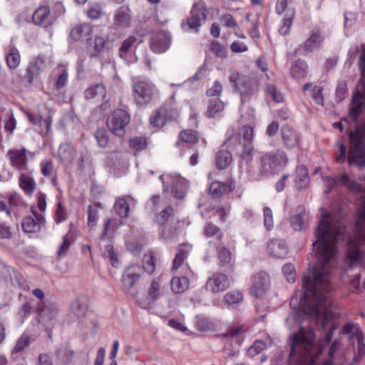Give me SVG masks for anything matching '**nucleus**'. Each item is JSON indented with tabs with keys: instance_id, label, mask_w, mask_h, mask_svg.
I'll list each match as a JSON object with an SVG mask.
<instances>
[{
	"instance_id": "2f4dec72",
	"label": "nucleus",
	"mask_w": 365,
	"mask_h": 365,
	"mask_svg": "<svg viewBox=\"0 0 365 365\" xmlns=\"http://www.w3.org/2000/svg\"><path fill=\"white\" fill-rule=\"evenodd\" d=\"M126 197H129L132 200H134L133 197L128 195L126 197H122L117 199L114 205V209L116 213L121 218L127 217L130 210V206L126 200Z\"/></svg>"
},
{
	"instance_id": "4c0bfd02",
	"label": "nucleus",
	"mask_w": 365,
	"mask_h": 365,
	"mask_svg": "<svg viewBox=\"0 0 365 365\" xmlns=\"http://www.w3.org/2000/svg\"><path fill=\"white\" fill-rule=\"evenodd\" d=\"M294 15L295 10L292 8H288L286 11L285 16L282 19V24L279 28V32L282 35H287L289 33Z\"/></svg>"
},
{
	"instance_id": "c03bdc74",
	"label": "nucleus",
	"mask_w": 365,
	"mask_h": 365,
	"mask_svg": "<svg viewBox=\"0 0 365 365\" xmlns=\"http://www.w3.org/2000/svg\"><path fill=\"white\" fill-rule=\"evenodd\" d=\"M102 256L104 259L109 260L113 266H117L118 263V255L113 245L108 244L104 245V249L102 250Z\"/></svg>"
},
{
	"instance_id": "6e6552de",
	"label": "nucleus",
	"mask_w": 365,
	"mask_h": 365,
	"mask_svg": "<svg viewBox=\"0 0 365 365\" xmlns=\"http://www.w3.org/2000/svg\"><path fill=\"white\" fill-rule=\"evenodd\" d=\"M130 120L128 113L123 109L113 111L107 118L106 125L109 130L116 136L123 137L125 128Z\"/></svg>"
},
{
	"instance_id": "dca6fc26",
	"label": "nucleus",
	"mask_w": 365,
	"mask_h": 365,
	"mask_svg": "<svg viewBox=\"0 0 365 365\" xmlns=\"http://www.w3.org/2000/svg\"><path fill=\"white\" fill-rule=\"evenodd\" d=\"M206 19L205 8L202 5L195 4L192 6L190 16L187 19L186 25L190 29L198 33L202 23L205 21Z\"/></svg>"
},
{
	"instance_id": "473e14b6",
	"label": "nucleus",
	"mask_w": 365,
	"mask_h": 365,
	"mask_svg": "<svg viewBox=\"0 0 365 365\" xmlns=\"http://www.w3.org/2000/svg\"><path fill=\"white\" fill-rule=\"evenodd\" d=\"M121 225H122V223L117 219H114V218L106 219L104 221L103 230L101 235V240H103V239L107 236L112 237L114 235L116 230Z\"/></svg>"
},
{
	"instance_id": "2eb2a0df",
	"label": "nucleus",
	"mask_w": 365,
	"mask_h": 365,
	"mask_svg": "<svg viewBox=\"0 0 365 365\" xmlns=\"http://www.w3.org/2000/svg\"><path fill=\"white\" fill-rule=\"evenodd\" d=\"M261 163L264 170H274L287 164V157L284 152L279 151L275 153H265L262 157Z\"/></svg>"
},
{
	"instance_id": "0eeeda50",
	"label": "nucleus",
	"mask_w": 365,
	"mask_h": 365,
	"mask_svg": "<svg viewBox=\"0 0 365 365\" xmlns=\"http://www.w3.org/2000/svg\"><path fill=\"white\" fill-rule=\"evenodd\" d=\"M157 92L154 84L150 82L140 81L132 86V95L134 101L138 106L150 103Z\"/></svg>"
},
{
	"instance_id": "79ce46f5",
	"label": "nucleus",
	"mask_w": 365,
	"mask_h": 365,
	"mask_svg": "<svg viewBox=\"0 0 365 365\" xmlns=\"http://www.w3.org/2000/svg\"><path fill=\"white\" fill-rule=\"evenodd\" d=\"M232 161V155L228 150H220L216 155V165L220 169H225Z\"/></svg>"
},
{
	"instance_id": "aec40b11",
	"label": "nucleus",
	"mask_w": 365,
	"mask_h": 365,
	"mask_svg": "<svg viewBox=\"0 0 365 365\" xmlns=\"http://www.w3.org/2000/svg\"><path fill=\"white\" fill-rule=\"evenodd\" d=\"M84 95L87 100H93L96 103H101L106 101V89L102 83H94L86 89Z\"/></svg>"
},
{
	"instance_id": "6ab92c4d",
	"label": "nucleus",
	"mask_w": 365,
	"mask_h": 365,
	"mask_svg": "<svg viewBox=\"0 0 365 365\" xmlns=\"http://www.w3.org/2000/svg\"><path fill=\"white\" fill-rule=\"evenodd\" d=\"M171 42L170 34L165 31L157 33L150 41V48L155 53H161L166 51Z\"/></svg>"
},
{
	"instance_id": "c9c22d12",
	"label": "nucleus",
	"mask_w": 365,
	"mask_h": 365,
	"mask_svg": "<svg viewBox=\"0 0 365 365\" xmlns=\"http://www.w3.org/2000/svg\"><path fill=\"white\" fill-rule=\"evenodd\" d=\"M166 120L167 114L166 110L164 108L155 110L150 118V124L156 128L163 127L165 124Z\"/></svg>"
},
{
	"instance_id": "20e7f679",
	"label": "nucleus",
	"mask_w": 365,
	"mask_h": 365,
	"mask_svg": "<svg viewBox=\"0 0 365 365\" xmlns=\"http://www.w3.org/2000/svg\"><path fill=\"white\" fill-rule=\"evenodd\" d=\"M351 147L348 153L349 164H355L360 168L365 165V124L358 125L354 132L349 134Z\"/></svg>"
},
{
	"instance_id": "a19ab883",
	"label": "nucleus",
	"mask_w": 365,
	"mask_h": 365,
	"mask_svg": "<svg viewBox=\"0 0 365 365\" xmlns=\"http://www.w3.org/2000/svg\"><path fill=\"white\" fill-rule=\"evenodd\" d=\"M190 249V247L188 245H183L180 247L175 255V259H173V269H178L180 267L183 265V262L187 257Z\"/></svg>"
},
{
	"instance_id": "e433bc0d",
	"label": "nucleus",
	"mask_w": 365,
	"mask_h": 365,
	"mask_svg": "<svg viewBox=\"0 0 365 365\" xmlns=\"http://www.w3.org/2000/svg\"><path fill=\"white\" fill-rule=\"evenodd\" d=\"M322 38L319 31H313L310 37L306 41L304 48L308 52H312L322 46Z\"/></svg>"
},
{
	"instance_id": "09e8293b",
	"label": "nucleus",
	"mask_w": 365,
	"mask_h": 365,
	"mask_svg": "<svg viewBox=\"0 0 365 365\" xmlns=\"http://www.w3.org/2000/svg\"><path fill=\"white\" fill-rule=\"evenodd\" d=\"M133 298L138 304L143 309H148L150 307L153 301L149 296V294L143 292H137L133 294Z\"/></svg>"
},
{
	"instance_id": "4468645a",
	"label": "nucleus",
	"mask_w": 365,
	"mask_h": 365,
	"mask_svg": "<svg viewBox=\"0 0 365 365\" xmlns=\"http://www.w3.org/2000/svg\"><path fill=\"white\" fill-rule=\"evenodd\" d=\"M30 152L25 148H14L8 151L7 156L11 165L14 169L21 171L28 169V154Z\"/></svg>"
},
{
	"instance_id": "7c9ffc66",
	"label": "nucleus",
	"mask_w": 365,
	"mask_h": 365,
	"mask_svg": "<svg viewBox=\"0 0 365 365\" xmlns=\"http://www.w3.org/2000/svg\"><path fill=\"white\" fill-rule=\"evenodd\" d=\"M88 299L86 296L76 298L71 304V310L77 317H84L88 311Z\"/></svg>"
},
{
	"instance_id": "de8ad7c7",
	"label": "nucleus",
	"mask_w": 365,
	"mask_h": 365,
	"mask_svg": "<svg viewBox=\"0 0 365 365\" xmlns=\"http://www.w3.org/2000/svg\"><path fill=\"white\" fill-rule=\"evenodd\" d=\"M143 272L153 273L155 269V259L154 254L150 252L148 254H145L143 256Z\"/></svg>"
},
{
	"instance_id": "b1692460",
	"label": "nucleus",
	"mask_w": 365,
	"mask_h": 365,
	"mask_svg": "<svg viewBox=\"0 0 365 365\" xmlns=\"http://www.w3.org/2000/svg\"><path fill=\"white\" fill-rule=\"evenodd\" d=\"M365 110V92L361 93L357 92L353 96L349 110V117L354 121L356 120L359 114Z\"/></svg>"
},
{
	"instance_id": "72a5a7b5",
	"label": "nucleus",
	"mask_w": 365,
	"mask_h": 365,
	"mask_svg": "<svg viewBox=\"0 0 365 365\" xmlns=\"http://www.w3.org/2000/svg\"><path fill=\"white\" fill-rule=\"evenodd\" d=\"M19 182L20 187L28 195H31L36 188V182L29 174L21 173Z\"/></svg>"
},
{
	"instance_id": "0e129e2a",
	"label": "nucleus",
	"mask_w": 365,
	"mask_h": 365,
	"mask_svg": "<svg viewBox=\"0 0 365 365\" xmlns=\"http://www.w3.org/2000/svg\"><path fill=\"white\" fill-rule=\"evenodd\" d=\"M222 92V86L218 81H215L211 88L207 90L206 95L208 97H215L220 98Z\"/></svg>"
},
{
	"instance_id": "3c124183",
	"label": "nucleus",
	"mask_w": 365,
	"mask_h": 365,
	"mask_svg": "<svg viewBox=\"0 0 365 365\" xmlns=\"http://www.w3.org/2000/svg\"><path fill=\"white\" fill-rule=\"evenodd\" d=\"M99 204L90 205L88 209V225L94 227L99 218Z\"/></svg>"
},
{
	"instance_id": "ddd939ff",
	"label": "nucleus",
	"mask_w": 365,
	"mask_h": 365,
	"mask_svg": "<svg viewBox=\"0 0 365 365\" xmlns=\"http://www.w3.org/2000/svg\"><path fill=\"white\" fill-rule=\"evenodd\" d=\"M143 273V269L139 264H130L127 267L121 278L123 289L130 292Z\"/></svg>"
},
{
	"instance_id": "c85d7f7f",
	"label": "nucleus",
	"mask_w": 365,
	"mask_h": 365,
	"mask_svg": "<svg viewBox=\"0 0 365 365\" xmlns=\"http://www.w3.org/2000/svg\"><path fill=\"white\" fill-rule=\"evenodd\" d=\"M309 185V178L307 168L304 165H299L296 168L295 187L301 190L307 188Z\"/></svg>"
},
{
	"instance_id": "49530a36",
	"label": "nucleus",
	"mask_w": 365,
	"mask_h": 365,
	"mask_svg": "<svg viewBox=\"0 0 365 365\" xmlns=\"http://www.w3.org/2000/svg\"><path fill=\"white\" fill-rule=\"evenodd\" d=\"M135 42L136 38L134 36H129L124 40L119 48V56L123 59H126L128 54L131 51L132 47Z\"/></svg>"
},
{
	"instance_id": "5fc2aeb1",
	"label": "nucleus",
	"mask_w": 365,
	"mask_h": 365,
	"mask_svg": "<svg viewBox=\"0 0 365 365\" xmlns=\"http://www.w3.org/2000/svg\"><path fill=\"white\" fill-rule=\"evenodd\" d=\"M95 138L101 148L107 146L109 139L106 130L103 128L97 129L94 134Z\"/></svg>"
},
{
	"instance_id": "052dcab7",
	"label": "nucleus",
	"mask_w": 365,
	"mask_h": 365,
	"mask_svg": "<svg viewBox=\"0 0 365 365\" xmlns=\"http://www.w3.org/2000/svg\"><path fill=\"white\" fill-rule=\"evenodd\" d=\"M218 257L224 264L230 263L232 259V252L225 247L220 246L217 248Z\"/></svg>"
},
{
	"instance_id": "603ef678",
	"label": "nucleus",
	"mask_w": 365,
	"mask_h": 365,
	"mask_svg": "<svg viewBox=\"0 0 365 365\" xmlns=\"http://www.w3.org/2000/svg\"><path fill=\"white\" fill-rule=\"evenodd\" d=\"M180 139L187 143H195L199 140L198 134L193 130H185L179 135Z\"/></svg>"
},
{
	"instance_id": "a18cd8bd",
	"label": "nucleus",
	"mask_w": 365,
	"mask_h": 365,
	"mask_svg": "<svg viewBox=\"0 0 365 365\" xmlns=\"http://www.w3.org/2000/svg\"><path fill=\"white\" fill-rule=\"evenodd\" d=\"M243 298V294L240 291L233 289L224 296L223 300L225 303L232 305L242 302Z\"/></svg>"
},
{
	"instance_id": "5701e85b",
	"label": "nucleus",
	"mask_w": 365,
	"mask_h": 365,
	"mask_svg": "<svg viewBox=\"0 0 365 365\" xmlns=\"http://www.w3.org/2000/svg\"><path fill=\"white\" fill-rule=\"evenodd\" d=\"M31 20L35 25L38 26H47L51 24L52 17L49 7L46 6H39L34 12Z\"/></svg>"
},
{
	"instance_id": "f3484780",
	"label": "nucleus",
	"mask_w": 365,
	"mask_h": 365,
	"mask_svg": "<svg viewBox=\"0 0 365 365\" xmlns=\"http://www.w3.org/2000/svg\"><path fill=\"white\" fill-rule=\"evenodd\" d=\"M281 138L284 146L287 150H292L300 147L299 135L290 125H284L281 128Z\"/></svg>"
},
{
	"instance_id": "f8f14e48",
	"label": "nucleus",
	"mask_w": 365,
	"mask_h": 365,
	"mask_svg": "<svg viewBox=\"0 0 365 365\" xmlns=\"http://www.w3.org/2000/svg\"><path fill=\"white\" fill-rule=\"evenodd\" d=\"M46 66V61L41 56H38L30 61L26 68V74L24 76V78L26 82L31 84L36 81H38Z\"/></svg>"
},
{
	"instance_id": "bf43d9fd",
	"label": "nucleus",
	"mask_w": 365,
	"mask_h": 365,
	"mask_svg": "<svg viewBox=\"0 0 365 365\" xmlns=\"http://www.w3.org/2000/svg\"><path fill=\"white\" fill-rule=\"evenodd\" d=\"M225 190V185L219 181L213 182L209 187V192L214 197L222 196Z\"/></svg>"
},
{
	"instance_id": "ea45409f",
	"label": "nucleus",
	"mask_w": 365,
	"mask_h": 365,
	"mask_svg": "<svg viewBox=\"0 0 365 365\" xmlns=\"http://www.w3.org/2000/svg\"><path fill=\"white\" fill-rule=\"evenodd\" d=\"M307 68V65L304 61L297 60L291 67V76L294 78H302L306 76Z\"/></svg>"
},
{
	"instance_id": "c756f323",
	"label": "nucleus",
	"mask_w": 365,
	"mask_h": 365,
	"mask_svg": "<svg viewBox=\"0 0 365 365\" xmlns=\"http://www.w3.org/2000/svg\"><path fill=\"white\" fill-rule=\"evenodd\" d=\"M225 109V103L220 98L210 99L207 103L206 115L208 118H219Z\"/></svg>"
},
{
	"instance_id": "7ed1b4c3",
	"label": "nucleus",
	"mask_w": 365,
	"mask_h": 365,
	"mask_svg": "<svg viewBox=\"0 0 365 365\" xmlns=\"http://www.w3.org/2000/svg\"><path fill=\"white\" fill-rule=\"evenodd\" d=\"M253 135L254 130L251 126L245 125L237 133L233 128H229L225 134V145L243 155L250 153Z\"/></svg>"
},
{
	"instance_id": "cd10ccee",
	"label": "nucleus",
	"mask_w": 365,
	"mask_h": 365,
	"mask_svg": "<svg viewBox=\"0 0 365 365\" xmlns=\"http://www.w3.org/2000/svg\"><path fill=\"white\" fill-rule=\"evenodd\" d=\"M5 61L10 69H15L19 66L21 63L20 53L13 45H10L6 48Z\"/></svg>"
},
{
	"instance_id": "39448f33",
	"label": "nucleus",
	"mask_w": 365,
	"mask_h": 365,
	"mask_svg": "<svg viewBox=\"0 0 365 365\" xmlns=\"http://www.w3.org/2000/svg\"><path fill=\"white\" fill-rule=\"evenodd\" d=\"M157 222L161 225L160 235L165 240L174 238L178 232L179 220L174 214V210L168 206L161 211L156 217Z\"/></svg>"
},
{
	"instance_id": "f03ea898",
	"label": "nucleus",
	"mask_w": 365,
	"mask_h": 365,
	"mask_svg": "<svg viewBox=\"0 0 365 365\" xmlns=\"http://www.w3.org/2000/svg\"><path fill=\"white\" fill-rule=\"evenodd\" d=\"M365 181V175L364 178ZM362 203L357 211L356 232L349 237L344 262L349 267H359L363 264L364 252L360 246L365 242V189L363 188Z\"/></svg>"
},
{
	"instance_id": "423d86ee",
	"label": "nucleus",
	"mask_w": 365,
	"mask_h": 365,
	"mask_svg": "<svg viewBox=\"0 0 365 365\" xmlns=\"http://www.w3.org/2000/svg\"><path fill=\"white\" fill-rule=\"evenodd\" d=\"M159 178L164 187L163 192H170L174 197L178 199L184 197L187 182L183 178L175 174L164 173Z\"/></svg>"
},
{
	"instance_id": "a878e982",
	"label": "nucleus",
	"mask_w": 365,
	"mask_h": 365,
	"mask_svg": "<svg viewBox=\"0 0 365 365\" xmlns=\"http://www.w3.org/2000/svg\"><path fill=\"white\" fill-rule=\"evenodd\" d=\"M267 250L270 255L277 258H283L288 252V247L284 241L273 240L269 242Z\"/></svg>"
},
{
	"instance_id": "8fccbe9b",
	"label": "nucleus",
	"mask_w": 365,
	"mask_h": 365,
	"mask_svg": "<svg viewBox=\"0 0 365 365\" xmlns=\"http://www.w3.org/2000/svg\"><path fill=\"white\" fill-rule=\"evenodd\" d=\"M161 282L160 279L158 277V279H154L148 289V294L152 299L153 302L157 300L161 295Z\"/></svg>"
},
{
	"instance_id": "f257e3e1",
	"label": "nucleus",
	"mask_w": 365,
	"mask_h": 365,
	"mask_svg": "<svg viewBox=\"0 0 365 365\" xmlns=\"http://www.w3.org/2000/svg\"><path fill=\"white\" fill-rule=\"evenodd\" d=\"M317 259L312 269L313 282L309 278L303 279L305 289L302 307L290 314L286 319L289 328H293L294 324H299L302 319L310 317L317 320L322 319V324L327 332L319 346V350L314 349L315 334L312 329H302L298 333L291 336V360L297 359L295 365H315L314 357L318 356L323 348L329 344L332 339V331L335 329L331 320L335 314L331 309L330 292L331 272L336 264L338 250H315Z\"/></svg>"
},
{
	"instance_id": "393cba45",
	"label": "nucleus",
	"mask_w": 365,
	"mask_h": 365,
	"mask_svg": "<svg viewBox=\"0 0 365 365\" xmlns=\"http://www.w3.org/2000/svg\"><path fill=\"white\" fill-rule=\"evenodd\" d=\"M92 33V26L89 24L83 23L74 26L70 32V36L74 41H84L90 39Z\"/></svg>"
},
{
	"instance_id": "6e6d98bb",
	"label": "nucleus",
	"mask_w": 365,
	"mask_h": 365,
	"mask_svg": "<svg viewBox=\"0 0 365 365\" xmlns=\"http://www.w3.org/2000/svg\"><path fill=\"white\" fill-rule=\"evenodd\" d=\"M204 234L207 237L216 236L217 239H221L222 237V233L221 232L220 229L212 223H208L205 225Z\"/></svg>"
},
{
	"instance_id": "9d476101",
	"label": "nucleus",
	"mask_w": 365,
	"mask_h": 365,
	"mask_svg": "<svg viewBox=\"0 0 365 365\" xmlns=\"http://www.w3.org/2000/svg\"><path fill=\"white\" fill-rule=\"evenodd\" d=\"M251 294L257 297H264L270 288V279L266 272H259L254 274L251 279Z\"/></svg>"
},
{
	"instance_id": "f704fd0d",
	"label": "nucleus",
	"mask_w": 365,
	"mask_h": 365,
	"mask_svg": "<svg viewBox=\"0 0 365 365\" xmlns=\"http://www.w3.org/2000/svg\"><path fill=\"white\" fill-rule=\"evenodd\" d=\"M189 279L186 277H173L170 281L171 289L176 294L186 291L189 287Z\"/></svg>"
},
{
	"instance_id": "4be33fe9",
	"label": "nucleus",
	"mask_w": 365,
	"mask_h": 365,
	"mask_svg": "<svg viewBox=\"0 0 365 365\" xmlns=\"http://www.w3.org/2000/svg\"><path fill=\"white\" fill-rule=\"evenodd\" d=\"M309 216L304 206L297 208V213L290 218L291 226L295 231H302L306 228Z\"/></svg>"
},
{
	"instance_id": "58836bf2",
	"label": "nucleus",
	"mask_w": 365,
	"mask_h": 365,
	"mask_svg": "<svg viewBox=\"0 0 365 365\" xmlns=\"http://www.w3.org/2000/svg\"><path fill=\"white\" fill-rule=\"evenodd\" d=\"M58 155L63 163H70L75 157V150L71 145L64 143L58 149Z\"/></svg>"
},
{
	"instance_id": "412c9836",
	"label": "nucleus",
	"mask_w": 365,
	"mask_h": 365,
	"mask_svg": "<svg viewBox=\"0 0 365 365\" xmlns=\"http://www.w3.org/2000/svg\"><path fill=\"white\" fill-rule=\"evenodd\" d=\"M235 86L242 97V103L250 100L254 95V89L249 78L238 76L236 79Z\"/></svg>"
},
{
	"instance_id": "a211bd4d",
	"label": "nucleus",
	"mask_w": 365,
	"mask_h": 365,
	"mask_svg": "<svg viewBox=\"0 0 365 365\" xmlns=\"http://www.w3.org/2000/svg\"><path fill=\"white\" fill-rule=\"evenodd\" d=\"M32 216H26L22 220V228L25 232L36 233L41 230L45 223L44 217L31 208Z\"/></svg>"
},
{
	"instance_id": "e2e57ef3",
	"label": "nucleus",
	"mask_w": 365,
	"mask_h": 365,
	"mask_svg": "<svg viewBox=\"0 0 365 365\" xmlns=\"http://www.w3.org/2000/svg\"><path fill=\"white\" fill-rule=\"evenodd\" d=\"M267 92L275 102H282L284 99L283 95L280 91L277 90V87L274 85L267 84Z\"/></svg>"
},
{
	"instance_id": "680f3d73",
	"label": "nucleus",
	"mask_w": 365,
	"mask_h": 365,
	"mask_svg": "<svg viewBox=\"0 0 365 365\" xmlns=\"http://www.w3.org/2000/svg\"><path fill=\"white\" fill-rule=\"evenodd\" d=\"M247 329L245 326H237L230 328L225 333H224L222 336L226 338H234L237 336L242 335Z\"/></svg>"
},
{
	"instance_id": "37998d69",
	"label": "nucleus",
	"mask_w": 365,
	"mask_h": 365,
	"mask_svg": "<svg viewBox=\"0 0 365 365\" xmlns=\"http://www.w3.org/2000/svg\"><path fill=\"white\" fill-rule=\"evenodd\" d=\"M106 48V40L101 36H96L93 42L88 45V51L91 56H96L103 51Z\"/></svg>"
},
{
	"instance_id": "69168bd1",
	"label": "nucleus",
	"mask_w": 365,
	"mask_h": 365,
	"mask_svg": "<svg viewBox=\"0 0 365 365\" xmlns=\"http://www.w3.org/2000/svg\"><path fill=\"white\" fill-rule=\"evenodd\" d=\"M282 273L289 282H294L296 277L295 269L292 264H286L282 267Z\"/></svg>"
},
{
	"instance_id": "338daca9",
	"label": "nucleus",
	"mask_w": 365,
	"mask_h": 365,
	"mask_svg": "<svg viewBox=\"0 0 365 365\" xmlns=\"http://www.w3.org/2000/svg\"><path fill=\"white\" fill-rule=\"evenodd\" d=\"M129 145L136 150H142L147 146V143L143 137H135L130 139Z\"/></svg>"
},
{
	"instance_id": "9b49d317",
	"label": "nucleus",
	"mask_w": 365,
	"mask_h": 365,
	"mask_svg": "<svg viewBox=\"0 0 365 365\" xmlns=\"http://www.w3.org/2000/svg\"><path fill=\"white\" fill-rule=\"evenodd\" d=\"M232 281L227 274L216 272L208 277L205 284V289L213 294H217L225 291L230 287Z\"/></svg>"
},
{
	"instance_id": "bb28decb",
	"label": "nucleus",
	"mask_w": 365,
	"mask_h": 365,
	"mask_svg": "<svg viewBox=\"0 0 365 365\" xmlns=\"http://www.w3.org/2000/svg\"><path fill=\"white\" fill-rule=\"evenodd\" d=\"M130 14L128 8L122 6L115 14L113 17V26L115 29H123L129 26Z\"/></svg>"
},
{
	"instance_id": "13d9d810",
	"label": "nucleus",
	"mask_w": 365,
	"mask_h": 365,
	"mask_svg": "<svg viewBox=\"0 0 365 365\" xmlns=\"http://www.w3.org/2000/svg\"><path fill=\"white\" fill-rule=\"evenodd\" d=\"M30 343V338L28 334H23L17 340L15 346L12 350V353H18L24 350Z\"/></svg>"
},
{
	"instance_id": "774afa93",
	"label": "nucleus",
	"mask_w": 365,
	"mask_h": 365,
	"mask_svg": "<svg viewBox=\"0 0 365 365\" xmlns=\"http://www.w3.org/2000/svg\"><path fill=\"white\" fill-rule=\"evenodd\" d=\"M222 25L227 28L234 29L237 27V23L233 16L230 14L222 15L220 18Z\"/></svg>"
},
{
	"instance_id": "1a4fd4ad",
	"label": "nucleus",
	"mask_w": 365,
	"mask_h": 365,
	"mask_svg": "<svg viewBox=\"0 0 365 365\" xmlns=\"http://www.w3.org/2000/svg\"><path fill=\"white\" fill-rule=\"evenodd\" d=\"M323 180L327 187L324 191L325 193H329L336 184L346 187L352 193L363 192V187L356 180L350 178L346 173L337 175L334 178L324 177Z\"/></svg>"
},
{
	"instance_id": "4d7b16f0",
	"label": "nucleus",
	"mask_w": 365,
	"mask_h": 365,
	"mask_svg": "<svg viewBox=\"0 0 365 365\" xmlns=\"http://www.w3.org/2000/svg\"><path fill=\"white\" fill-rule=\"evenodd\" d=\"M71 241L68 235H65L63 237L62 242L57 251V256L58 258L65 257L71 247Z\"/></svg>"
},
{
	"instance_id": "864d4df0",
	"label": "nucleus",
	"mask_w": 365,
	"mask_h": 365,
	"mask_svg": "<svg viewBox=\"0 0 365 365\" xmlns=\"http://www.w3.org/2000/svg\"><path fill=\"white\" fill-rule=\"evenodd\" d=\"M195 327L197 329L202 332H206L212 330L214 327V325L213 323L208 319L202 317H198L195 322Z\"/></svg>"
}]
</instances>
